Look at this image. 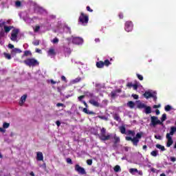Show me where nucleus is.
Segmentation results:
<instances>
[{
  "mask_svg": "<svg viewBox=\"0 0 176 176\" xmlns=\"http://www.w3.org/2000/svg\"><path fill=\"white\" fill-rule=\"evenodd\" d=\"M141 138H142V132L138 133L133 138L130 136L125 137L126 141H131L133 146H138V142Z\"/></svg>",
  "mask_w": 176,
  "mask_h": 176,
  "instance_id": "nucleus-1",
  "label": "nucleus"
},
{
  "mask_svg": "<svg viewBox=\"0 0 176 176\" xmlns=\"http://www.w3.org/2000/svg\"><path fill=\"white\" fill-rule=\"evenodd\" d=\"M85 95H82V96L78 97V101H80V102H82V104H84V105L85 107V108L82 109V112H84V113H86L87 115H94V111H90L89 110L87 109L89 108V105L87 104L86 101L83 100V98H85Z\"/></svg>",
  "mask_w": 176,
  "mask_h": 176,
  "instance_id": "nucleus-2",
  "label": "nucleus"
},
{
  "mask_svg": "<svg viewBox=\"0 0 176 176\" xmlns=\"http://www.w3.org/2000/svg\"><path fill=\"white\" fill-rule=\"evenodd\" d=\"M89 23V15L80 12V16L78 18V24L81 25H87Z\"/></svg>",
  "mask_w": 176,
  "mask_h": 176,
  "instance_id": "nucleus-3",
  "label": "nucleus"
},
{
  "mask_svg": "<svg viewBox=\"0 0 176 176\" xmlns=\"http://www.w3.org/2000/svg\"><path fill=\"white\" fill-rule=\"evenodd\" d=\"M23 63L28 67H36V65H39V62L34 58H28Z\"/></svg>",
  "mask_w": 176,
  "mask_h": 176,
  "instance_id": "nucleus-4",
  "label": "nucleus"
},
{
  "mask_svg": "<svg viewBox=\"0 0 176 176\" xmlns=\"http://www.w3.org/2000/svg\"><path fill=\"white\" fill-rule=\"evenodd\" d=\"M105 134H107V129L103 127L100 129V133L99 135V139L101 141H108L109 140H111V135H106Z\"/></svg>",
  "mask_w": 176,
  "mask_h": 176,
  "instance_id": "nucleus-5",
  "label": "nucleus"
},
{
  "mask_svg": "<svg viewBox=\"0 0 176 176\" xmlns=\"http://www.w3.org/2000/svg\"><path fill=\"white\" fill-rule=\"evenodd\" d=\"M156 94V92L151 93V91H145L143 96L147 100L148 98H153L154 101H157V96Z\"/></svg>",
  "mask_w": 176,
  "mask_h": 176,
  "instance_id": "nucleus-6",
  "label": "nucleus"
},
{
  "mask_svg": "<svg viewBox=\"0 0 176 176\" xmlns=\"http://www.w3.org/2000/svg\"><path fill=\"white\" fill-rule=\"evenodd\" d=\"M151 122L150 124V126H153V127H155L157 126V124H163V123L159 120V118L156 116H151Z\"/></svg>",
  "mask_w": 176,
  "mask_h": 176,
  "instance_id": "nucleus-7",
  "label": "nucleus"
},
{
  "mask_svg": "<svg viewBox=\"0 0 176 176\" xmlns=\"http://www.w3.org/2000/svg\"><path fill=\"white\" fill-rule=\"evenodd\" d=\"M19 32H20V30L16 28H14V30L12 31L10 39L12 41V42L17 41V36L19 35Z\"/></svg>",
  "mask_w": 176,
  "mask_h": 176,
  "instance_id": "nucleus-8",
  "label": "nucleus"
},
{
  "mask_svg": "<svg viewBox=\"0 0 176 176\" xmlns=\"http://www.w3.org/2000/svg\"><path fill=\"white\" fill-rule=\"evenodd\" d=\"M74 170L81 175H86L87 174L86 170L85 169V168L80 166L79 164L75 165Z\"/></svg>",
  "mask_w": 176,
  "mask_h": 176,
  "instance_id": "nucleus-9",
  "label": "nucleus"
},
{
  "mask_svg": "<svg viewBox=\"0 0 176 176\" xmlns=\"http://www.w3.org/2000/svg\"><path fill=\"white\" fill-rule=\"evenodd\" d=\"M124 30L126 32H131L133 31V22L128 21L125 23Z\"/></svg>",
  "mask_w": 176,
  "mask_h": 176,
  "instance_id": "nucleus-10",
  "label": "nucleus"
},
{
  "mask_svg": "<svg viewBox=\"0 0 176 176\" xmlns=\"http://www.w3.org/2000/svg\"><path fill=\"white\" fill-rule=\"evenodd\" d=\"M72 43L74 45H82L83 43V38L80 37H73Z\"/></svg>",
  "mask_w": 176,
  "mask_h": 176,
  "instance_id": "nucleus-11",
  "label": "nucleus"
},
{
  "mask_svg": "<svg viewBox=\"0 0 176 176\" xmlns=\"http://www.w3.org/2000/svg\"><path fill=\"white\" fill-rule=\"evenodd\" d=\"M166 139L168 140L166 143L167 148H170L173 145L174 141H173V138L170 137V133H166Z\"/></svg>",
  "mask_w": 176,
  "mask_h": 176,
  "instance_id": "nucleus-12",
  "label": "nucleus"
},
{
  "mask_svg": "<svg viewBox=\"0 0 176 176\" xmlns=\"http://www.w3.org/2000/svg\"><path fill=\"white\" fill-rule=\"evenodd\" d=\"M47 54L50 57H54L56 54V50L54 48H50V50L47 51Z\"/></svg>",
  "mask_w": 176,
  "mask_h": 176,
  "instance_id": "nucleus-13",
  "label": "nucleus"
},
{
  "mask_svg": "<svg viewBox=\"0 0 176 176\" xmlns=\"http://www.w3.org/2000/svg\"><path fill=\"white\" fill-rule=\"evenodd\" d=\"M36 160L38 162H42L43 160V153L42 152L39 151L36 153Z\"/></svg>",
  "mask_w": 176,
  "mask_h": 176,
  "instance_id": "nucleus-14",
  "label": "nucleus"
},
{
  "mask_svg": "<svg viewBox=\"0 0 176 176\" xmlns=\"http://www.w3.org/2000/svg\"><path fill=\"white\" fill-rule=\"evenodd\" d=\"M25 100H27V94H25L21 97V99L19 101V105L21 107H23L24 102H25Z\"/></svg>",
  "mask_w": 176,
  "mask_h": 176,
  "instance_id": "nucleus-15",
  "label": "nucleus"
},
{
  "mask_svg": "<svg viewBox=\"0 0 176 176\" xmlns=\"http://www.w3.org/2000/svg\"><path fill=\"white\" fill-rule=\"evenodd\" d=\"M13 28H14V27L13 26L4 25L3 27L4 32H6V34H8V32H10V30H13Z\"/></svg>",
  "mask_w": 176,
  "mask_h": 176,
  "instance_id": "nucleus-16",
  "label": "nucleus"
},
{
  "mask_svg": "<svg viewBox=\"0 0 176 176\" xmlns=\"http://www.w3.org/2000/svg\"><path fill=\"white\" fill-rule=\"evenodd\" d=\"M89 102L91 105H94V107H100V103L93 99L89 100Z\"/></svg>",
  "mask_w": 176,
  "mask_h": 176,
  "instance_id": "nucleus-17",
  "label": "nucleus"
},
{
  "mask_svg": "<svg viewBox=\"0 0 176 176\" xmlns=\"http://www.w3.org/2000/svg\"><path fill=\"white\" fill-rule=\"evenodd\" d=\"M113 119L114 120H116V122H121L122 119L120 118V116H119V114L116 113L113 115Z\"/></svg>",
  "mask_w": 176,
  "mask_h": 176,
  "instance_id": "nucleus-18",
  "label": "nucleus"
},
{
  "mask_svg": "<svg viewBox=\"0 0 176 176\" xmlns=\"http://www.w3.org/2000/svg\"><path fill=\"white\" fill-rule=\"evenodd\" d=\"M145 108V113H146L147 115L149 114V113H152V108H151V107L148 106Z\"/></svg>",
  "mask_w": 176,
  "mask_h": 176,
  "instance_id": "nucleus-19",
  "label": "nucleus"
},
{
  "mask_svg": "<svg viewBox=\"0 0 176 176\" xmlns=\"http://www.w3.org/2000/svg\"><path fill=\"white\" fill-rule=\"evenodd\" d=\"M96 67H97V68H103L104 67V62H102L101 60L97 62Z\"/></svg>",
  "mask_w": 176,
  "mask_h": 176,
  "instance_id": "nucleus-20",
  "label": "nucleus"
},
{
  "mask_svg": "<svg viewBox=\"0 0 176 176\" xmlns=\"http://www.w3.org/2000/svg\"><path fill=\"white\" fill-rule=\"evenodd\" d=\"M119 142H120V138L118 136H116V135H114V145H117L118 144H119Z\"/></svg>",
  "mask_w": 176,
  "mask_h": 176,
  "instance_id": "nucleus-21",
  "label": "nucleus"
},
{
  "mask_svg": "<svg viewBox=\"0 0 176 176\" xmlns=\"http://www.w3.org/2000/svg\"><path fill=\"white\" fill-rule=\"evenodd\" d=\"M155 146L156 148H157V149H160V151H162V152L166 151V148L164 147V146H162V144H157L155 145Z\"/></svg>",
  "mask_w": 176,
  "mask_h": 176,
  "instance_id": "nucleus-22",
  "label": "nucleus"
},
{
  "mask_svg": "<svg viewBox=\"0 0 176 176\" xmlns=\"http://www.w3.org/2000/svg\"><path fill=\"white\" fill-rule=\"evenodd\" d=\"M121 134H126V127L124 126H121L119 127Z\"/></svg>",
  "mask_w": 176,
  "mask_h": 176,
  "instance_id": "nucleus-23",
  "label": "nucleus"
},
{
  "mask_svg": "<svg viewBox=\"0 0 176 176\" xmlns=\"http://www.w3.org/2000/svg\"><path fill=\"white\" fill-rule=\"evenodd\" d=\"M176 132V127L175 126H171L170 127V131L169 133V135H174V133Z\"/></svg>",
  "mask_w": 176,
  "mask_h": 176,
  "instance_id": "nucleus-24",
  "label": "nucleus"
},
{
  "mask_svg": "<svg viewBox=\"0 0 176 176\" xmlns=\"http://www.w3.org/2000/svg\"><path fill=\"white\" fill-rule=\"evenodd\" d=\"M127 106L129 107V108L133 109L135 106V103L133 101H129L127 103Z\"/></svg>",
  "mask_w": 176,
  "mask_h": 176,
  "instance_id": "nucleus-25",
  "label": "nucleus"
},
{
  "mask_svg": "<svg viewBox=\"0 0 176 176\" xmlns=\"http://www.w3.org/2000/svg\"><path fill=\"white\" fill-rule=\"evenodd\" d=\"M113 170L115 173H119V171H122V168H120V166L119 165L115 166Z\"/></svg>",
  "mask_w": 176,
  "mask_h": 176,
  "instance_id": "nucleus-26",
  "label": "nucleus"
},
{
  "mask_svg": "<svg viewBox=\"0 0 176 176\" xmlns=\"http://www.w3.org/2000/svg\"><path fill=\"white\" fill-rule=\"evenodd\" d=\"M126 134H127V135H131L132 137H134V135H135V131L129 130V131H127Z\"/></svg>",
  "mask_w": 176,
  "mask_h": 176,
  "instance_id": "nucleus-27",
  "label": "nucleus"
},
{
  "mask_svg": "<svg viewBox=\"0 0 176 176\" xmlns=\"http://www.w3.org/2000/svg\"><path fill=\"white\" fill-rule=\"evenodd\" d=\"M21 50L19 49V48H14L12 50V53H14V54H17V53H21Z\"/></svg>",
  "mask_w": 176,
  "mask_h": 176,
  "instance_id": "nucleus-28",
  "label": "nucleus"
},
{
  "mask_svg": "<svg viewBox=\"0 0 176 176\" xmlns=\"http://www.w3.org/2000/svg\"><path fill=\"white\" fill-rule=\"evenodd\" d=\"M3 54H4V57L6 58H7V60H11L12 59V55H10V54H8L6 52H4Z\"/></svg>",
  "mask_w": 176,
  "mask_h": 176,
  "instance_id": "nucleus-29",
  "label": "nucleus"
},
{
  "mask_svg": "<svg viewBox=\"0 0 176 176\" xmlns=\"http://www.w3.org/2000/svg\"><path fill=\"white\" fill-rule=\"evenodd\" d=\"M103 65H105L106 67H109V65H111V62L109 61V60L106 59V60L103 62Z\"/></svg>",
  "mask_w": 176,
  "mask_h": 176,
  "instance_id": "nucleus-30",
  "label": "nucleus"
},
{
  "mask_svg": "<svg viewBox=\"0 0 176 176\" xmlns=\"http://www.w3.org/2000/svg\"><path fill=\"white\" fill-rule=\"evenodd\" d=\"M167 119V114L164 113L161 118V122L163 123V122L166 121Z\"/></svg>",
  "mask_w": 176,
  "mask_h": 176,
  "instance_id": "nucleus-31",
  "label": "nucleus"
},
{
  "mask_svg": "<svg viewBox=\"0 0 176 176\" xmlns=\"http://www.w3.org/2000/svg\"><path fill=\"white\" fill-rule=\"evenodd\" d=\"M138 108H139L140 109H142L143 108H146V106L145 105V104L139 103L138 104Z\"/></svg>",
  "mask_w": 176,
  "mask_h": 176,
  "instance_id": "nucleus-32",
  "label": "nucleus"
},
{
  "mask_svg": "<svg viewBox=\"0 0 176 176\" xmlns=\"http://www.w3.org/2000/svg\"><path fill=\"white\" fill-rule=\"evenodd\" d=\"M129 173L131 174H134V173H138V168H130L129 169Z\"/></svg>",
  "mask_w": 176,
  "mask_h": 176,
  "instance_id": "nucleus-33",
  "label": "nucleus"
},
{
  "mask_svg": "<svg viewBox=\"0 0 176 176\" xmlns=\"http://www.w3.org/2000/svg\"><path fill=\"white\" fill-rule=\"evenodd\" d=\"M10 126V124L8 122H3V129H9Z\"/></svg>",
  "mask_w": 176,
  "mask_h": 176,
  "instance_id": "nucleus-34",
  "label": "nucleus"
},
{
  "mask_svg": "<svg viewBox=\"0 0 176 176\" xmlns=\"http://www.w3.org/2000/svg\"><path fill=\"white\" fill-rule=\"evenodd\" d=\"M82 80L80 77H78L76 79L73 80V83H79Z\"/></svg>",
  "mask_w": 176,
  "mask_h": 176,
  "instance_id": "nucleus-35",
  "label": "nucleus"
},
{
  "mask_svg": "<svg viewBox=\"0 0 176 176\" xmlns=\"http://www.w3.org/2000/svg\"><path fill=\"white\" fill-rule=\"evenodd\" d=\"M151 156H153L154 157H156V156H157V150H155V151H153L151 153Z\"/></svg>",
  "mask_w": 176,
  "mask_h": 176,
  "instance_id": "nucleus-36",
  "label": "nucleus"
},
{
  "mask_svg": "<svg viewBox=\"0 0 176 176\" xmlns=\"http://www.w3.org/2000/svg\"><path fill=\"white\" fill-rule=\"evenodd\" d=\"M164 109L166 112H168L171 111V106H170L169 104H167L166 106H165Z\"/></svg>",
  "mask_w": 176,
  "mask_h": 176,
  "instance_id": "nucleus-37",
  "label": "nucleus"
},
{
  "mask_svg": "<svg viewBox=\"0 0 176 176\" xmlns=\"http://www.w3.org/2000/svg\"><path fill=\"white\" fill-rule=\"evenodd\" d=\"M136 76L138 79H139V80H144V76H142V75L140 74H137Z\"/></svg>",
  "mask_w": 176,
  "mask_h": 176,
  "instance_id": "nucleus-38",
  "label": "nucleus"
},
{
  "mask_svg": "<svg viewBox=\"0 0 176 176\" xmlns=\"http://www.w3.org/2000/svg\"><path fill=\"white\" fill-rule=\"evenodd\" d=\"M31 54H32L31 53V51H25L23 56H25V57H27L28 56H30V55L31 56Z\"/></svg>",
  "mask_w": 176,
  "mask_h": 176,
  "instance_id": "nucleus-39",
  "label": "nucleus"
},
{
  "mask_svg": "<svg viewBox=\"0 0 176 176\" xmlns=\"http://www.w3.org/2000/svg\"><path fill=\"white\" fill-rule=\"evenodd\" d=\"M63 30H67V31H68V32L69 33V34H71V28H69V27H68V26H67V25H65V26H64L63 27Z\"/></svg>",
  "mask_w": 176,
  "mask_h": 176,
  "instance_id": "nucleus-40",
  "label": "nucleus"
},
{
  "mask_svg": "<svg viewBox=\"0 0 176 176\" xmlns=\"http://www.w3.org/2000/svg\"><path fill=\"white\" fill-rule=\"evenodd\" d=\"M111 98H115L116 97V91H111Z\"/></svg>",
  "mask_w": 176,
  "mask_h": 176,
  "instance_id": "nucleus-41",
  "label": "nucleus"
},
{
  "mask_svg": "<svg viewBox=\"0 0 176 176\" xmlns=\"http://www.w3.org/2000/svg\"><path fill=\"white\" fill-rule=\"evenodd\" d=\"M32 44L34 46H39V40H36V41H33Z\"/></svg>",
  "mask_w": 176,
  "mask_h": 176,
  "instance_id": "nucleus-42",
  "label": "nucleus"
},
{
  "mask_svg": "<svg viewBox=\"0 0 176 176\" xmlns=\"http://www.w3.org/2000/svg\"><path fill=\"white\" fill-rule=\"evenodd\" d=\"M15 5L17 8H20V6H21V1H16Z\"/></svg>",
  "mask_w": 176,
  "mask_h": 176,
  "instance_id": "nucleus-43",
  "label": "nucleus"
},
{
  "mask_svg": "<svg viewBox=\"0 0 176 176\" xmlns=\"http://www.w3.org/2000/svg\"><path fill=\"white\" fill-rule=\"evenodd\" d=\"M3 36H5V32H3V30L2 29L0 31V38H3Z\"/></svg>",
  "mask_w": 176,
  "mask_h": 176,
  "instance_id": "nucleus-44",
  "label": "nucleus"
},
{
  "mask_svg": "<svg viewBox=\"0 0 176 176\" xmlns=\"http://www.w3.org/2000/svg\"><path fill=\"white\" fill-rule=\"evenodd\" d=\"M87 164H88V166H91L93 164V160H87Z\"/></svg>",
  "mask_w": 176,
  "mask_h": 176,
  "instance_id": "nucleus-45",
  "label": "nucleus"
},
{
  "mask_svg": "<svg viewBox=\"0 0 176 176\" xmlns=\"http://www.w3.org/2000/svg\"><path fill=\"white\" fill-rule=\"evenodd\" d=\"M86 10H87V12H90V13H93V9H91L90 6H87Z\"/></svg>",
  "mask_w": 176,
  "mask_h": 176,
  "instance_id": "nucleus-46",
  "label": "nucleus"
},
{
  "mask_svg": "<svg viewBox=\"0 0 176 176\" xmlns=\"http://www.w3.org/2000/svg\"><path fill=\"white\" fill-rule=\"evenodd\" d=\"M66 162L67 163H68L69 164H72V160L71 158H67L66 159Z\"/></svg>",
  "mask_w": 176,
  "mask_h": 176,
  "instance_id": "nucleus-47",
  "label": "nucleus"
},
{
  "mask_svg": "<svg viewBox=\"0 0 176 176\" xmlns=\"http://www.w3.org/2000/svg\"><path fill=\"white\" fill-rule=\"evenodd\" d=\"M98 118H99V119H102V120H108V118H107L105 116H99Z\"/></svg>",
  "mask_w": 176,
  "mask_h": 176,
  "instance_id": "nucleus-48",
  "label": "nucleus"
},
{
  "mask_svg": "<svg viewBox=\"0 0 176 176\" xmlns=\"http://www.w3.org/2000/svg\"><path fill=\"white\" fill-rule=\"evenodd\" d=\"M41 30V27L39 25H36L34 29V32H38Z\"/></svg>",
  "mask_w": 176,
  "mask_h": 176,
  "instance_id": "nucleus-49",
  "label": "nucleus"
},
{
  "mask_svg": "<svg viewBox=\"0 0 176 176\" xmlns=\"http://www.w3.org/2000/svg\"><path fill=\"white\" fill-rule=\"evenodd\" d=\"M52 43H58V38L57 37H55L53 40H52Z\"/></svg>",
  "mask_w": 176,
  "mask_h": 176,
  "instance_id": "nucleus-50",
  "label": "nucleus"
},
{
  "mask_svg": "<svg viewBox=\"0 0 176 176\" xmlns=\"http://www.w3.org/2000/svg\"><path fill=\"white\" fill-rule=\"evenodd\" d=\"M126 87H129V89H131V87H133V82H128L126 84Z\"/></svg>",
  "mask_w": 176,
  "mask_h": 176,
  "instance_id": "nucleus-51",
  "label": "nucleus"
},
{
  "mask_svg": "<svg viewBox=\"0 0 176 176\" xmlns=\"http://www.w3.org/2000/svg\"><path fill=\"white\" fill-rule=\"evenodd\" d=\"M155 138L156 140H162V136L160 135H155Z\"/></svg>",
  "mask_w": 176,
  "mask_h": 176,
  "instance_id": "nucleus-52",
  "label": "nucleus"
},
{
  "mask_svg": "<svg viewBox=\"0 0 176 176\" xmlns=\"http://www.w3.org/2000/svg\"><path fill=\"white\" fill-rule=\"evenodd\" d=\"M132 87H133V90H137V89H138V85L137 84H134L132 85Z\"/></svg>",
  "mask_w": 176,
  "mask_h": 176,
  "instance_id": "nucleus-53",
  "label": "nucleus"
},
{
  "mask_svg": "<svg viewBox=\"0 0 176 176\" xmlns=\"http://www.w3.org/2000/svg\"><path fill=\"white\" fill-rule=\"evenodd\" d=\"M61 80H63V82H67V78H65V76H61Z\"/></svg>",
  "mask_w": 176,
  "mask_h": 176,
  "instance_id": "nucleus-54",
  "label": "nucleus"
},
{
  "mask_svg": "<svg viewBox=\"0 0 176 176\" xmlns=\"http://www.w3.org/2000/svg\"><path fill=\"white\" fill-rule=\"evenodd\" d=\"M132 97H133L134 100H138V95L137 94H133Z\"/></svg>",
  "mask_w": 176,
  "mask_h": 176,
  "instance_id": "nucleus-55",
  "label": "nucleus"
},
{
  "mask_svg": "<svg viewBox=\"0 0 176 176\" xmlns=\"http://www.w3.org/2000/svg\"><path fill=\"white\" fill-rule=\"evenodd\" d=\"M56 107H65V105H64V104H63V103H57Z\"/></svg>",
  "mask_w": 176,
  "mask_h": 176,
  "instance_id": "nucleus-56",
  "label": "nucleus"
},
{
  "mask_svg": "<svg viewBox=\"0 0 176 176\" xmlns=\"http://www.w3.org/2000/svg\"><path fill=\"white\" fill-rule=\"evenodd\" d=\"M56 126H58V127H60V126L61 125V122L59 120H57L56 122Z\"/></svg>",
  "mask_w": 176,
  "mask_h": 176,
  "instance_id": "nucleus-57",
  "label": "nucleus"
},
{
  "mask_svg": "<svg viewBox=\"0 0 176 176\" xmlns=\"http://www.w3.org/2000/svg\"><path fill=\"white\" fill-rule=\"evenodd\" d=\"M118 17L120 18V19H123V17H124V15H123V13L122 12H120L119 14H118Z\"/></svg>",
  "mask_w": 176,
  "mask_h": 176,
  "instance_id": "nucleus-58",
  "label": "nucleus"
},
{
  "mask_svg": "<svg viewBox=\"0 0 176 176\" xmlns=\"http://www.w3.org/2000/svg\"><path fill=\"white\" fill-rule=\"evenodd\" d=\"M8 47H9V49H14V45H12V44H8Z\"/></svg>",
  "mask_w": 176,
  "mask_h": 176,
  "instance_id": "nucleus-59",
  "label": "nucleus"
},
{
  "mask_svg": "<svg viewBox=\"0 0 176 176\" xmlns=\"http://www.w3.org/2000/svg\"><path fill=\"white\" fill-rule=\"evenodd\" d=\"M170 162H176L175 157H170Z\"/></svg>",
  "mask_w": 176,
  "mask_h": 176,
  "instance_id": "nucleus-60",
  "label": "nucleus"
},
{
  "mask_svg": "<svg viewBox=\"0 0 176 176\" xmlns=\"http://www.w3.org/2000/svg\"><path fill=\"white\" fill-rule=\"evenodd\" d=\"M160 104H158V105H156V104H155L153 107V108H154L155 109H157V108H160Z\"/></svg>",
  "mask_w": 176,
  "mask_h": 176,
  "instance_id": "nucleus-61",
  "label": "nucleus"
},
{
  "mask_svg": "<svg viewBox=\"0 0 176 176\" xmlns=\"http://www.w3.org/2000/svg\"><path fill=\"white\" fill-rule=\"evenodd\" d=\"M36 53H42V50H41L39 48H36Z\"/></svg>",
  "mask_w": 176,
  "mask_h": 176,
  "instance_id": "nucleus-62",
  "label": "nucleus"
},
{
  "mask_svg": "<svg viewBox=\"0 0 176 176\" xmlns=\"http://www.w3.org/2000/svg\"><path fill=\"white\" fill-rule=\"evenodd\" d=\"M155 113H156V115H160V110L156 109L155 110Z\"/></svg>",
  "mask_w": 176,
  "mask_h": 176,
  "instance_id": "nucleus-63",
  "label": "nucleus"
},
{
  "mask_svg": "<svg viewBox=\"0 0 176 176\" xmlns=\"http://www.w3.org/2000/svg\"><path fill=\"white\" fill-rule=\"evenodd\" d=\"M0 131H1V133H5V131H6V130H5L4 128H0Z\"/></svg>",
  "mask_w": 176,
  "mask_h": 176,
  "instance_id": "nucleus-64",
  "label": "nucleus"
}]
</instances>
